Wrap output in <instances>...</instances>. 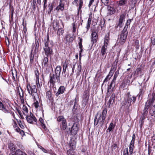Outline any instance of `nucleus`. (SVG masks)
I'll return each instance as SVG.
<instances>
[{"label": "nucleus", "instance_id": "obj_28", "mask_svg": "<svg viewBox=\"0 0 155 155\" xmlns=\"http://www.w3.org/2000/svg\"><path fill=\"white\" fill-rule=\"evenodd\" d=\"M21 90L20 91L19 89H18V94L20 96V98L21 100H23V96H24V93L23 92V91L22 89L20 87Z\"/></svg>", "mask_w": 155, "mask_h": 155}, {"label": "nucleus", "instance_id": "obj_14", "mask_svg": "<svg viewBox=\"0 0 155 155\" xmlns=\"http://www.w3.org/2000/svg\"><path fill=\"white\" fill-rule=\"evenodd\" d=\"M107 9L108 10L107 15H111L114 14L115 12V10L114 8L110 6H108L107 7Z\"/></svg>", "mask_w": 155, "mask_h": 155}, {"label": "nucleus", "instance_id": "obj_59", "mask_svg": "<svg viewBox=\"0 0 155 155\" xmlns=\"http://www.w3.org/2000/svg\"><path fill=\"white\" fill-rule=\"evenodd\" d=\"M112 150H115L117 147V144L116 143L113 144L111 146Z\"/></svg>", "mask_w": 155, "mask_h": 155}, {"label": "nucleus", "instance_id": "obj_4", "mask_svg": "<svg viewBox=\"0 0 155 155\" xmlns=\"http://www.w3.org/2000/svg\"><path fill=\"white\" fill-rule=\"evenodd\" d=\"M68 127L69 129V133L72 135H75L77 134L78 129L77 124L73 122H70Z\"/></svg>", "mask_w": 155, "mask_h": 155}, {"label": "nucleus", "instance_id": "obj_44", "mask_svg": "<svg viewBox=\"0 0 155 155\" xmlns=\"http://www.w3.org/2000/svg\"><path fill=\"white\" fill-rule=\"evenodd\" d=\"M90 27L86 26L85 28L83 29V33L84 34L86 33L88 31Z\"/></svg>", "mask_w": 155, "mask_h": 155}, {"label": "nucleus", "instance_id": "obj_43", "mask_svg": "<svg viewBox=\"0 0 155 155\" xmlns=\"http://www.w3.org/2000/svg\"><path fill=\"white\" fill-rule=\"evenodd\" d=\"M46 95L47 97H48V98L50 99V98L51 97V92L50 91H48L46 93Z\"/></svg>", "mask_w": 155, "mask_h": 155}, {"label": "nucleus", "instance_id": "obj_48", "mask_svg": "<svg viewBox=\"0 0 155 155\" xmlns=\"http://www.w3.org/2000/svg\"><path fill=\"white\" fill-rule=\"evenodd\" d=\"M34 56L33 55L32 53H31L30 55V62L31 64H32L33 62Z\"/></svg>", "mask_w": 155, "mask_h": 155}, {"label": "nucleus", "instance_id": "obj_64", "mask_svg": "<svg viewBox=\"0 0 155 155\" xmlns=\"http://www.w3.org/2000/svg\"><path fill=\"white\" fill-rule=\"evenodd\" d=\"M131 22V20L130 19H129L127 20L126 25L125 26H127V27H128V26L130 25V22Z\"/></svg>", "mask_w": 155, "mask_h": 155}, {"label": "nucleus", "instance_id": "obj_46", "mask_svg": "<svg viewBox=\"0 0 155 155\" xmlns=\"http://www.w3.org/2000/svg\"><path fill=\"white\" fill-rule=\"evenodd\" d=\"M135 46L136 48L137 49H139L140 47L139 41L137 40H136L135 42Z\"/></svg>", "mask_w": 155, "mask_h": 155}, {"label": "nucleus", "instance_id": "obj_51", "mask_svg": "<svg viewBox=\"0 0 155 155\" xmlns=\"http://www.w3.org/2000/svg\"><path fill=\"white\" fill-rule=\"evenodd\" d=\"M35 75L36 76V83H37V81H38L39 80V73L38 72V71H35Z\"/></svg>", "mask_w": 155, "mask_h": 155}, {"label": "nucleus", "instance_id": "obj_38", "mask_svg": "<svg viewBox=\"0 0 155 155\" xmlns=\"http://www.w3.org/2000/svg\"><path fill=\"white\" fill-rule=\"evenodd\" d=\"M58 27V24L57 21H54L53 23V27L54 29H56Z\"/></svg>", "mask_w": 155, "mask_h": 155}, {"label": "nucleus", "instance_id": "obj_26", "mask_svg": "<svg viewBox=\"0 0 155 155\" xmlns=\"http://www.w3.org/2000/svg\"><path fill=\"white\" fill-rule=\"evenodd\" d=\"M128 0H120L119 2H117V4L118 5H124L127 3Z\"/></svg>", "mask_w": 155, "mask_h": 155}, {"label": "nucleus", "instance_id": "obj_1", "mask_svg": "<svg viewBox=\"0 0 155 155\" xmlns=\"http://www.w3.org/2000/svg\"><path fill=\"white\" fill-rule=\"evenodd\" d=\"M107 109L105 108L102 111V113L100 114L99 117L97 119V116H95L94 120V125H97L98 123L101 126L103 125L106 116Z\"/></svg>", "mask_w": 155, "mask_h": 155}, {"label": "nucleus", "instance_id": "obj_32", "mask_svg": "<svg viewBox=\"0 0 155 155\" xmlns=\"http://www.w3.org/2000/svg\"><path fill=\"white\" fill-rule=\"evenodd\" d=\"M135 134H134L132 136V139L130 143V146H134V141L135 138Z\"/></svg>", "mask_w": 155, "mask_h": 155}, {"label": "nucleus", "instance_id": "obj_15", "mask_svg": "<svg viewBox=\"0 0 155 155\" xmlns=\"http://www.w3.org/2000/svg\"><path fill=\"white\" fill-rule=\"evenodd\" d=\"M91 41L94 43L96 42L97 38V35L96 31L95 30H93L91 34Z\"/></svg>", "mask_w": 155, "mask_h": 155}, {"label": "nucleus", "instance_id": "obj_35", "mask_svg": "<svg viewBox=\"0 0 155 155\" xmlns=\"http://www.w3.org/2000/svg\"><path fill=\"white\" fill-rule=\"evenodd\" d=\"M108 42L109 41L108 38L105 39L104 41V45L102 47H104L106 48H107V46L108 44Z\"/></svg>", "mask_w": 155, "mask_h": 155}, {"label": "nucleus", "instance_id": "obj_39", "mask_svg": "<svg viewBox=\"0 0 155 155\" xmlns=\"http://www.w3.org/2000/svg\"><path fill=\"white\" fill-rule=\"evenodd\" d=\"M107 49V48H106L104 47H102L101 50V52L102 55H104L106 54V50Z\"/></svg>", "mask_w": 155, "mask_h": 155}, {"label": "nucleus", "instance_id": "obj_52", "mask_svg": "<svg viewBox=\"0 0 155 155\" xmlns=\"http://www.w3.org/2000/svg\"><path fill=\"white\" fill-rule=\"evenodd\" d=\"M125 18V16L123 15H120L119 20V21H120V22H123Z\"/></svg>", "mask_w": 155, "mask_h": 155}, {"label": "nucleus", "instance_id": "obj_19", "mask_svg": "<svg viewBox=\"0 0 155 155\" xmlns=\"http://www.w3.org/2000/svg\"><path fill=\"white\" fill-rule=\"evenodd\" d=\"M64 30L61 28L58 29L57 31V35L58 39H60L61 37H62L63 34L64 33Z\"/></svg>", "mask_w": 155, "mask_h": 155}, {"label": "nucleus", "instance_id": "obj_49", "mask_svg": "<svg viewBox=\"0 0 155 155\" xmlns=\"http://www.w3.org/2000/svg\"><path fill=\"white\" fill-rule=\"evenodd\" d=\"M33 105L35 108H37L39 106L38 102V101H35L33 104Z\"/></svg>", "mask_w": 155, "mask_h": 155}, {"label": "nucleus", "instance_id": "obj_31", "mask_svg": "<svg viewBox=\"0 0 155 155\" xmlns=\"http://www.w3.org/2000/svg\"><path fill=\"white\" fill-rule=\"evenodd\" d=\"M105 23V20L104 18L101 19L100 20L99 26L101 27V29H102L103 28L104 26Z\"/></svg>", "mask_w": 155, "mask_h": 155}, {"label": "nucleus", "instance_id": "obj_6", "mask_svg": "<svg viewBox=\"0 0 155 155\" xmlns=\"http://www.w3.org/2000/svg\"><path fill=\"white\" fill-rule=\"evenodd\" d=\"M26 119L27 121L29 123L32 124H37L36 118L31 112H30L29 115H26Z\"/></svg>", "mask_w": 155, "mask_h": 155}, {"label": "nucleus", "instance_id": "obj_61", "mask_svg": "<svg viewBox=\"0 0 155 155\" xmlns=\"http://www.w3.org/2000/svg\"><path fill=\"white\" fill-rule=\"evenodd\" d=\"M68 66V64L65 62L64 63L63 65V68H64V69L66 70L67 67Z\"/></svg>", "mask_w": 155, "mask_h": 155}, {"label": "nucleus", "instance_id": "obj_12", "mask_svg": "<svg viewBox=\"0 0 155 155\" xmlns=\"http://www.w3.org/2000/svg\"><path fill=\"white\" fill-rule=\"evenodd\" d=\"M115 84L113 82H111L110 84L108 85L107 93L112 92L114 91Z\"/></svg>", "mask_w": 155, "mask_h": 155}, {"label": "nucleus", "instance_id": "obj_16", "mask_svg": "<svg viewBox=\"0 0 155 155\" xmlns=\"http://www.w3.org/2000/svg\"><path fill=\"white\" fill-rule=\"evenodd\" d=\"M0 110H2L5 113L9 112L8 107L5 105H4L1 102H0Z\"/></svg>", "mask_w": 155, "mask_h": 155}, {"label": "nucleus", "instance_id": "obj_41", "mask_svg": "<svg viewBox=\"0 0 155 155\" xmlns=\"http://www.w3.org/2000/svg\"><path fill=\"white\" fill-rule=\"evenodd\" d=\"M16 120L17 121L18 124L19 126L22 129H23L24 128V126L22 124L21 120H18L17 119H16Z\"/></svg>", "mask_w": 155, "mask_h": 155}, {"label": "nucleus", "instance_id": "obj_55", "mask_svg": "<svg viewBox=\"0 0 155 155\" xmlns=\"http://www.w3.org/2000/svg\"><path fill=\"white\" fill-rule=\"evenodd\" d=\"M72 25L73 26L72 31L73 32H75L76 31V25L75 23H73Z\"/></svg>", "mask_w": 155, "mask_h": 155}, {"label": "nucleus", "instance_id": "obj_9", "mask_svg": "<svg viewBox=\"0 0 155 155\" xmlns=\"http://www.w3.org/2000/svg\"><path fill=\"white\" fill-rule=\"evenodd\" d=\"M134 146L129 145V154L127 148H126L124 149L123 151V155H132L134 151Z\"/></svg>", "mask_w": 155, "mask_h": 155}, {"label": "nucleus", "instance_id": "obj_60", "mask_svg": "<svg viewBox=\"0 0 155 155\" xmlns=\"http://www.w3.org/2000/svg\"><path fill=\"white\" fill-rule=\"evenodd\" d=\"M47 0H43V8L44 9H45L47 7V5H46V4L47 3Z\"/></svg>", "mask_w": 155, "mask_h": 155}, {"label": "nucleus", "instance_id": "obj_63", "mask_svg": "<svg viewBox=\"0 0 155 155\" xmlns=\"http://www.w3.org/2000/svg\"><path fill=\"white\" fill-rule=\"evenodd\" d=\"M151 41L152 44L154 45H155V38H151Z\"/></svg>", "mask_w": 155, "mask_h": 155}, {"label": "nucleus", "instance_id": "obj_54", "mask_svg": "<svg viewBox=\"0 0 155 155\" xmlns=\"http://www.w3.org/2000/svg\"><path fill=\"white\" fill-rule=\"evenodd\" d=\"M131 76H129L127 78V82L126 83V85H128L130 81V79L131 78Z\"/></svg>", "mask_w": 155, "mask_h": 155}, {"label": "nucleus", "instance_id": "obj_53", "mask_svg": "<svg viewBox=\"0 0 155 155\" xmlns=\"http://www.w3.org/2000/svg\"><path fill=\"white\" fill-rule=\"evenodd\" d=\"M39 39H38L37 41H36V46H35V48L36 49H38L39 47Z\"/></svg>", "mask_w": 155, "mask_h": 155}, {"label": "nucleus", "instance_id": "obj_11", "mask_svg": "<svg viewBox=\"0 0 155 155\" xmlns=\"http://www.w3.org/2000/svg\"><path fill=\"white\" fill-rule=\"evenodd\" d=\"M63 0H60L58 5L54 9L58 12L62 11L64 9V6L63 3H62Z\"/></svg>", "mask_w": 155, "mask_h": 155}, {"label": "nucleus", "instance_id": "obj_23", "mask_svg": "<svg viewBox=\"0 0 155 155\" xmlns=\"http://www.w3.org/2000/svg\"><path fill=\"white\" fill-rule=\"evenodd\" d=\"M61 71V67L60 66H57L55 70V74L58 76H60Z\"/></svg>", "mask_w": 155, "mask_h": 155}, {"label": "nucleus", "instance_id": "obj_42", "mask_svg": "<svg viewBox=\"0 0 155 155\" xmlns=\"http://www.w3.org/2000/svg\"><path fill=\"white\" fill-rule=\"evenodd\" d=\"M67 153L68 155H74V152L70 150H68Z\"/></svg>", "mask_w": 155, "mask_h": 155}, {"label": "nucleus", "instance_id": "obj_45", "mask_svg": "<svg viewBox=\"0 0 155 155\" xmlns=\"http://www.w3.org/2000/svg\"><path fill=\"white\" fill-rule=\"evenodd\" d=\"M91 18L90 16L89 17L87 22V23L86 26H88L90 27V25L91 23Z\"/></svg>", "mask_w": 155, "mask_h": 155}, {"label": "nucleus", "instance_id": "obj_27", "mask_svg": "<svg viewBox=\"0 0 155 155\" xmlns=\"http://www.w3.org/2000/svg\"><path fill=\"white\" fill-rule=\"evenodd\" d=\"M66 39L68 42H72L74 40V37L70 34H68L66 35Z\"/></svg>", "mask_w": 155, "mask_h": 155}, {"label": "nucleus", "instance_id": "obj_56", "mask_svg": "<svg viewBox=\"0 0 155 155\" xmlns=\"http://www.w3.org/2000/svg\"><path fill=\"white\" fill-rule=\"evenodd\" d=\"M123 22H120V21H119V23L118 24H117V26H116V27L117 28H118V27H119L120 28H121L122 26H123Z\"/></svg>", "mask_w": 155, "mask_h": 155}, {"label": "nucleus", "instance_id": "obj_20", "mask_svg": "<svg viewBox=\"0 0 155 155\" xmlns=\"http://www.w3.org/2000/svg\"><path fill=\"white\" fill-rule=\"evenodd\" d=\"M48 57H45L42 63L43 67L47 68L48 67Z\"/></svg>", "mask_w": 155, "mask_h": 155}, {"label": "nucleus", "instance_id": "obj_40", "mask_svg": "<svg viewBox=\"0 0 155 155\" xmlns=\"http://www.w3.org/2000/svg\"><path fill=\"white\" fill-rule=\"evenodd\" d=\"M141 68H138L135 71V74H137V75L139 74H141Z\"/></svg>", "mask_w": 155, "mask_h": 155}, {"label": "nucleus", "instance_id": "obj_37", "mask_svg": "<svg viewBox=\"0 0 155 155\" xmlns=\"http://www.w3.org/2000/svg\"><path fill=\"white\" fill-rule=\"evenodd\" d=\"M89 98V96L87 94L86 92L84 93L83 95V99L85 100V101H87Z\"/></svg>", "mask_w": 155, "mask_h": 155}, {"label": "nucleus", "instance_id": "obj_29", "mask_svg": "<svg viewBox=\"0 0 155 155\" xmlns=\"http://www.w3.org/2000/svg\"><path fill=\"white\" fill-rule=\"evenodd\" d=\"M39 121L42 127L45 129L46 127L45 124L44 120L42 118L40 117L39 119Z\"/></svg>", "mask_w": 155, "mask_h": 155}, {"label": "nucleus", "instance_id": "obj_5", "mask_svg": "<svg viewBox=\"0 0 155 155\" xmlns=\"http://www.w3.org/2000/svg\"><path fill=\"white\" fill-rule=\"evenodd\" d=\"M127 26H125L120 35L119 38L121 44H124L126 40L128 34V32L127 31Z\"/></svg>", "mask_w": 155, "mask_h": 155}, {"label": "nucleus", "instance_id": "obj_57", "mask_svg": "<svg viewBox=\"0 0 155 155\" xmlns=\"http://www.w3.org/2000/svg\"><path fill=\"white\" fill-rule=\"evenodd\" d=\"M23 110L24 112H25L26 113H28V110L27 107L25 106H23Z\"/></svg>", "mask_w": 155, "mask_h": 155}, {"label": "nucleus", "instance_id": "obj_50", "mask_svg": "<svg viewBox=\"0 0 155 155\" xmlns=\"http://www.w3.org/2000/svg\"><path fill=\"white\" fill-rule=\"evenodd\" d=\"M81 62L79 63L78 68V72L79 73L81 72Z\"/></svg>", "mask_w": 155, "mask_h": 155}, {"label": "nucleus", "instance_id": "obj_47", "mask_svg": "<svg viewBox=\"0 0 155 155\" xmlns=\"http://www.w3.org/2000/svg\"><path fill=\"white\" fill-rule=\"evenodd\" d=\"M79 7L78 8V11L80 10L83 5V1L82 0H79Z\"/></svg>", "mask_w": 155, "mask_h": 155}, {"label": "nucleus", "instance_id": "obj_22", "mask_svg": "<svg viewBox=\"0 0 155 155\" xmlns=\"http://www.w3.org/2000/svg\"><path fill=\"white\" fill-rule=\"evenodd\" d=\"M43 43H44L45 46L44 48H47L50 47L49 45V37L48 35L46 38L45 39Z\"/></svg>", "mask_w": 155, "mask_h": 155}, {"label": "nucleus", "instance_id": "obj_21", "mask_svg": "<svg viewBox=\"0 0 155 155\" xmlns=\"http://www.w3.org/2000/svg\"><path fill=\"white\" fill-rule=\"evenodd\" d=\"M148 109V107H147L146 106L145 107V108L143 110V113H142V115L143 116L142 120L141 121V124H143V120L144 118H145V117L147 115L148 112H147V110Z\"/></svg>", "mask_w": 155, "mask_h": 155}, {"label": "nucleus", "instance_id": "obj_33", "mask_svg": "<svg viewBox=\"0 0 155 155\" xmlns=\"http://www.w3.org/2000/svg\"><path fill=\"white\" fill-rule=\"evenodd\" d=\"M16 153L17 155H27L25 153L22 152L19 150H18L16 151Z\"/></svg>", "mask_w": 155, "mask_h": 155}, {"label": "nucleus", "instance_id": "obj_34", "mask_svg": "<svg viewBox=\"0 0 155 155\" xmlns=\"http://www.w3.org/2000/svg\"><path fill=\"white\" fill-rule=\"evenodd\" d=\"M114 127L115 125H114V124L112 123H111L110 124V125L108 129V130H109V132H110L114 129Z\"/></svg>", "mask_w": 155, "mask_h": 155}, {"label": "nucleus", "instance_id": "obj_62", "mask_svg": "<svg viewBox=\"0 0 155 155\" xmlns=\"http://www.w3.org/2000/svg\"><path fill=\"white\" fill-rule=\"evenodd\" d=\"M49 10H52L53 8V7L52 4H49Z\"/></svg>", "mask_w": 155, "mask_h": 155}, {"label": "nucleus", "instance_id": "obj_30", "mask_svg": "<svg viewBox=\"0 0 155 155\" xmlns=\"http://www.w3.org/2000/svg\"><path fill=\"white\" fill-rule=\"evenodd\" d=\"M15 146L13 143H10L8 144V147L9 149L12 151L15 150L16 149L15 147Z\"/></svg>", "mask_w": 155, "mask_h": 155}, {"label": "nucleus", "instance_id": "obj_3", "mask_svg": "<svg viewBox=\"0 0 155 155\" xmlns=\"http://www.w3.org/2000/svg\"><path fill=\"white\" fill-rule=\"evenodd\" d=\"M136 100V97L131 95H128L127 100H125L122 102V106H124L127 109L131 104L134 103Z\"/></svg>", "mask_w": 155, "mask_h": 155}, {"label": "nucleus", "instance_id": "obj_7", "mask_svg": "<svg viewBox=\"0 0 155 155\" xmlns=\"http://www.w3.org/2000/svg\"><path fill=\"white\" fill-rule=\"evenodd\" d=\"M60 76H58L55 74H53L52 75H50V82L52 84H54L55 82L59 83L60 82Z\"/></svg>", "mask_w": 155, "mask_h": 155}, {"label": "nucleus", "instance_id": "obj_18", "mask_svg": "<svg viewBox=\"0 0 155 155\" xmlns=\"http://www.w3.org/2000/svg\"><path fill=\"white\" fill-rule=\"evenodd\" d=\"M76 142L74 140H71L70 141L69 146L70 148L72 150H74L76 147Z\"/></svg>", "mask_w": 155, "mask_h": 155}, {"label": "nucleus", "instance_id": "obj_36", "mask_svg": "<svg viewBox=\"0 0 155 155\" xmlns=\"http://www.w3.org/2000/svg\"><path fill=\"white\" fill-rule=\"evenodd\" d=\"M112 68L110 72H109V74L106 77L107 79H108V80H109L110 79V78L113 75V72H112Z\"/></svg>", "mask_w": 155, "mask_h": 155}, {"label": "nucleus", "instance_id": "obj_58", "mask_svg": "<svg viewBox=\"0 0 155 155\" xmlns=\"http://www.w3.org/2000/svg\"><path fill=\"white\" fill-rule=\"evenodd\" d=\"M102 2L104 5H107L108 3L109 0H101Z\"/></svg>", "mask_w": 155, "mask_h": 155}, {"label": "nucleus", "instance_id": "obj_8", "mask_svg": "<svg viewBox=\"0 0 155 155\" xmlns=\"http://www.w3.org/2000/svg\"><path fill=\"white\" fill-rule=\"evenodd\" d=\"M57 120L58 122H61L62 129H65L67 127V123L64 117L63 116H59L58 117Z\"/></svg>", "mask_w": 155, "mask_h": 155}, {"label": "nucleus", "instance_id": "obj_2", "mask_svg": "<svg viewBox=\"0 0 155 155\" xmlns=\"http://www.w3.org/2000/svg\"><path fill=\"white\" fill-rule=\"evenodd\" d=\"M27 88L28 93L32 96L35 100H36V97H38L36 85L28 84L27 85Z\"/></svg>", "mask_w": 155, "mask_h": 155}, {"label": "nucleus", "instance_id": "obj_10", "mask_svg": "<svg viewBox=\"0 0 155 155\" xmlns=\"http://www.w3.org/2000/svg\"><path fill=\"white\" fill-rule=\"evenodd\" d=\"M151 98H150L146 102L145 105V107L147 106L148 107L149 106H150L154 102L155 100V93L152 94Z\"/></svg>", "mask_w": 155, "mask_h": 155}, {"label": "nucleus", "instance_id": "obj_25", "mask_svg": "<svg viewBox=\"0 0 155 155\" xmlns=\"http://www.w3.org/2000/svg\"><path fill=\"white\" fill-rule=\"evenodd\" d=\"M150 114L151 116H154V117H155V105L151 107L149 111Z\"/></svg>", "mask_w": 155, "mask_h": 155}, {"label": "nucleus", "instance_id": "obj_13", "mask_svg": "<svg viewBox=\"0 0 155 155\" xmlns=\"http://www.w3.org/2000/svg\"><path fill=\"white\" fill-rule=\"evenodd\" d=\"M44 50L45 51V54L48 57L52 54V50L50 47L47 48H44Z\"/></svg>", "mask_w": 155, "mask_h": 155}, {"label": "nucleus", "instance_id": "obj_17", "mask_svg": "<svg viewBox=\"0 0 155 155\" xmlns=\"http://www.w3.org/2000/svg\"><path fill=\"white\" fill-rule=\"evenodd\" d=\"M65 90V89L64 86H61L59 88L58 92L56 93V95L58 96L60 94H63Z\"/></svg>", "mask_w": 155, "mask_h": 155}, {"label": "nucleus", "instance_id": "obj_24", "mask_svg": "<svg viewBox=\"0 0 155 155\" xmlns=\"http://www.w3.org/2000/svg\"><path fill=\"white\" fill-rule=\"evenodd\" d=\"M115 94H113L111 95L110 99L109 101L108 104L109 106L110 104H113L115 100Z\"/></svg>", "mask_w": 155, "mask_h": 155}]
</instances>
